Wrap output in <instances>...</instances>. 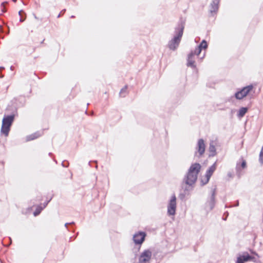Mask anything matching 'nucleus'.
<instances>
[{
    "label": "nucleus",
    "mask_w": 263,
    "mask_h": 263,
    "mask_svg": "<svg viewBox=\"0 0 263 263\" xmlns=\"http://www.w3.org/2000/svg\"><path fill=\"white\" fill-rule=\"evenodd\" d=\"M200 168V165L197 163L193 164L190 166L183 180V183L186 185L184 187L185 191H190L192 190L193 186L197 179Z\"/></svg>",
    "instance_id": "obj_1"
},
{
    "label": "nucleus",
    "mask_w": 263,
    "mask_h": 263,
    "mask_svg": "<svg viewBox=\"0 0 263 263\" xmlns=\"http://www.w3.org/2000/svg\"><path fill=\"white\" fill-rule=\"evenodd\" d=\"M183 29L184 27L182 26H179L175 29L174 37L168 44V48L171 50H175L178 47L183 35Z\"/></svg>",
    "instance_id": "obj_2"
},
{
    "label": "nucleus",
    "mask_w": 263,
    "mask_h": 263,
    "mask_svg": "<svg viewBox=\"0 0 263 263\" xmlns=\"http://www.w3.org/2000/svg\"><path fill=\"white\" fill-rule=\"evenodd\" d=\"M14 120V116L10 115L5 116L2 121V125L1 129L2 134L4 135L6 137L9 135L10 130V127Z\"/></svg>",
    "instance_id": "obj_3"
},
{
    "label": "nucleus",
    "mask_w": 263,
    "mask_h": 263,
    "mask_svg": "<svg viewBox=\"0 0 263 263\" xmlns=\"http://www.w3.org/2000/svg\"><path fill=\"white\" fill-rule=\"evenodd\" d=\"M177 207L176 197L175 195L171 196L167 204V212L170 216H174L176 214Z\"/></svg>",
    "instance_id": "obj_4"
},
{
    "label": "nucleus",
    "mask_w": 263,
    "mask_h": 263,
    "mask_svg": "<svg viewBox=\"0 0 263 263\" xmlns=\"http://www.w3.org/2000/svg\"><path fill=\"white\" fill-rule=\"evenodd\" d=\"M152 256V251L150 249L143 250L138 258V263H149Z\"/></svg>",
    "instance_id": "obj_5"
},
{
    "label": "nucleus",
    "mask_w": 263,
    "mask_h": 263,
    "mask_svg": "<svg viewBox=\"0 0 263 263\" xmlns=\"http://www.w3.org/2000/svg\"><path fill=\"white\" fill-rule=\"evenodd\" d=\"M252 85H248L242 88L239 91L236 92L235 94V98L238 100H241L246 97L253 89Z\"/></svg>",
    "instance_id": "obj_6"
},
{
    "label": "nucleus",
    "mask_w": 263,
    "mask_h": 263,
    "mask_svg": "<svg viewBox=\"0 0 263 263\" xmlns=\"http://www.w3.org/2000/svg\"><path fill=\"white\" fill-rule=\"evenodd\" d=\"M215 204V191H213L211 197L208 199L205 204L204 209L206 212L212 211Z\"/></svg>",
    "instance_id": "obj_7"
},
{
    "label": "nucleus",
    "mask_w": 263,
    "mask_h": 263,
    "mask_svg": "<svg viewBox=\"0 0 263 263\" xmlns=\"http://www.w3.org/2000/svg\"><path fill=\"white\" fill-rule=\"evenodd\" d=\"M146 234L144 232L136 233L133 237V240L136 245L141 246L145 240Z\"/></svg>",
    "instance_id": "obj_8"
},
{
    "label": "nucleus",
    "mask_w": 263,
    "mask_h": 263,
    "mask_svg": "<svg viewBox=\"0 0 263 263\" xmlns=\"http://www.w3.org/2000/svg\"><path fill=\"white\" fill-rule=\"evenodd\" d=\"M247 167V163L245 159L241 158L236 163V172L237 175L240 177L242 175V171Z\"/></svg>",
    "instance_id": "obj_9"
},
{
    "label": "nucleus",
    "mask_w": 263,
    "mask_h": 263,
    "mask_svg": "<svg viewBox=\"0 0 263 263\" xmlns=\"http://www.w3.org/2000/svg\"><path fill=\"white\" fill-rule=\"evenodd\" d=\"M199 56V54H197V53H196L194 50L191 51L187 57V66L192 68H195V58L196 57Z\"/></svg>",
    "instance_id": "obj_10"
},
{
    "label": "nucleus",
    "mask_w": 263,
    "mask_h": 263,
    "mask_svg": "<svg viewBox=\"0 0 263 263\" xmlns=\"http://www.w3.org/2000/svg\"><path fill=\"white\" fill-rule=\"evenodd\" d=\"M216 162H215L206 171L205 180H204V179L201 180V182L203 184H205L209 182L211 176L212 175L213 172L216 170Z\"/></svg>",
    "instance_id": "obj_11"
},
{
    "label": "nucleus",
    "mask_w": 263,
    "mask_h": 263,
    "mask_svg": "<svg viewBox=\"0 0 263 263\" xmlns=\"http://www.w3.org/2000/svg\"><path fill=\"white\" fill-rule=\"evenodd\" d=\"M205 144L203 139H200L198 141L196 146V154H199V156L202 155L205 152Z\"/></svg>",
    "instance_id": "obj_12"
},
{
    "label": "nucleus",
    "mask_w": 263,
    "mask_h": 263,
    "mask_svg": "<svg viewBox=\"0 0 263 263\" xmlns=\"http://www.w3.org/2000/svg\"><path fill=\"white\" fill-rule=\"evenodd\" d=\"M253 258V257H252L247 253L243 254L237 257L236 263H244V262L252 260Z\"/></svg>",
    "instance_id": "obj_13"
},
{
    "label": "nucleus",
    "mask_w": 263,
    "mask_h": 263,
    "mask_svg": "<svg viewBox=\"0 0 263 263\" xmlns=\"http://www.w3.org/2000/svg\"><path fill=\"white\" fill-rule=\"evenodd\" d=\"M208 48V44L205 40H202L201 43L194 50L197 54H199L201 53L202 49L205 50Z\"/></svg>",
    "instance_id": "obj_14"
},
{
    "label": "nucleus",
    "mask_w": 263,
    "mask_h": 263,
    "mask_svg": "<svg viewBox=\"0 0 263 263\" xmlns=\"http://www.w3.org/2000/svg\"><path fill=\"white\" fill-rule=\"evenodd\" d=\"M219 2V0H213L210 9V12L212 14L216 13L218 10Z\"/></svg>",
    "instance_id": "obj_15"
},
{
    "label": "nucleus",
    "mask_w": 263,
    "mask_h": 263,
    "mask_svg": "<svg viewBox=\"0 0 263 263\" xmlns=\"http://www.w3.org/2000/svg\"><path fill=\"white\" fill-rule=\"evenodd\" d=\"M41 136V134L37 132L36 133H34L32 134H31L30 135H28L26 136V141H29L31 140H33L39 137H40Z\"/></svg>",
    "instance_id": "obj_16"
},
{
    "label": "nucleus",
    "mask_w": 263,
    "mask_h": 263,
    "mask_svg": "<svg viewBox=\"0 0 263 263\" xmlns=\"http://www.w3.org/2000/svg\"><path fill=\"white\" fill-rule=\"evenodd\" d=\"M209 151L211 153L210 156H214L216 155V148L213 141L211 142L210 143Z\"/></svg>",
    "instance_id": "obj_17"
},
{
    "label": "nucleus",
    "mask_w": 263,
    "mask_h": 263,
    "mask_svg": "<svg viewBox=\"0 0 263 263\" xmlns=\"http://www.w3.org/2000/svg\"><path fill=\"white\" fill-rule=\"evenodd\" d=\"M47 204V203L44 204V206L43 207L41 206H37L35 211L33 213L34 216H37L41 212L42 210L46 207Z\"/></svg>",
    "instance_id": "obj_18"
},
{
    "label": "nucleus",
    "mask_w": 263,
    "mask_h": 263,
    "mask_svg": "<svg viewBox=\"0 0 263 263\" xmlns=\"http://www.w3.org/2000/svg\"><path fill=\"white\" fill-rule=\"evenodd\" d=\"M248 111L247 107H241L238 111V116L239 117H242Z\"/></svg>",
    "instance_id": "obj_19"
},
{
    "label": "nucleus",
    "mask_w": 263,
    "mask_h": 263,
    "mask_svg": "<svg viewBox=\"0 0 263 263\" xmlns=\"http://www.w3.org/2000/svg\"><path fill=\"white\" fill-rule=\"evenodd\" d=\"M127 86H125L120 91V96L121 97H124L127 94Z\"/></svg>",
    "instance_id": "obj_20"
},
{
    "label": "nucleus",
    "mask_w": 263,
    "mask_h": 263,
    "mask_svg": "<svg viewBox=\"0 0 263 263\" xmlns=\"http://www.w3.org/2000/svg\"><path fill=\"white\" fill-rule=\"evenodd\" d=\"M259 161L260 163H263V146L261 149L259 155Z\"/></svg>",
    "instance_id": "obj_21"
},
{
    "label": "nucleus",
    "mask_w": 263,
    "mask_h": 263,
    "mask_svg": "<svg viewBox=\"0 0 263 263\" xmlns=\"http://www.w3.org/2000/svg\"><path fill=\"white\" fill-rule=\"evenodd\" d=\"M23 12V11L22 10H20L18 12V14L19 15H20L21 16V18L20 19V21L21 22H23L24 21V20H25V18H23L22 17V13Z\"/></svg>",
    "instance_id": "obj_22"
},
{
    "label": "nucleus",
    "mask_w": 263,
    "mask_h": 263,
    "mask_svg": "<svg viewBox=\"0 0 263 263\" xmlns=\"http://www.w3.org/2000/svg\"><path fill=\"white\" fill-rule=\"evenodd\" d=\"M227 176H228V177L229 178H232L233 177V176H234V175H233V173H231V172H229V173H228V174H227Z\"/></svg>",
    "instance_id": "obj_23"
},
{
    "label": "nucleus",
    "mask_w": 263,
    "mask_h": 263,
    "mask_svg": "<svg viewBox=\"0 0 263 263\" xmlns=\"http://www.w3.org/2000/svg\"><path fill=\"white\" fill-rule=\"evenodd\" d=\"M205 56V52L203 53V55L201 57H199V60L201 61V60L204 58Z\"/></svg>",
    "instance_id": "obj_24"
},
{
    "label": "nucleus",
    "mask_w": 263,
    "mask_h": 263,
    "mask_svg": "<svg viewBox=\"0 0 263 263\" xmlns=\"http://www.w3.org/2000/svg\"><path fill=\"white\" fill-rule=\"evenodd\" d=\"M239 205V201L237 200L236 204L234 205V206H238Z\"/></svg>",
    "instance_id": "obj_25"
},
{
    "label": "nucleus",
    "mask_w": 263,
    "mask_h": 263,
    "mask_svg": "<svg viewBox=\"0 0 263 263\" xmlns=\"http://www.w3.org/2000/svg\"><path fill=\"white\" fill-rule=\"evenodd\" d=\"M5 4H7V2L3 3L2 4V7H4V6H5Z\"/></svg>",
    "instance_id": "obj_26"
},
{
    "label": "nucleus",
    "mask_w": 263,
    "mask_h": 263,
    "mask_svg": "<svg viewBox=\"0 0 263 263\" xmlns=\"http://www.w3.org/2000/svg\"><path fill=\"white\" fill-rule=\"evenodd\" d=\"M2 11L3 12H6V9L4 8H3L2 9Z\"/></svg>",
    "instance_id": "obj_27"
},
{
    "label": "nucleus",
    "mask_w": 263,
    "mask_h": 263,
    "mask_svg": "<svg viewBox=\"0 0 263 263\" xmlns=\"http://www.w3.org/2000/svg\"><path fill=\"white\" fill-rule=\"evenodd\" d=\"M68 224H69V223H65V227H67V225H68Z\"/></svg>",
    "instance_id": "obj_28"
},
{
    "label": "nucleus",
    "mask_w": 263,
    "mask_h": 263,
    "mask_svg": "<svg viewBox=\"0 0 263 263\" xmlns=\"http://www.w3.org/2000/svg\"><path fill=\"white\" fill-rule=\"evenodd\" d=\"M0 69H4V67H0Z\"/></svg>",
    "instance_id": "obj_29"
},
{
    "label": "nucleus",
    "mask_w": 263,
    "mask_h": 263,
    "mask_svg": "<svg viewBox=\"0 0 263 263\" xmlns=\"http://www.w3.org/2000/svg\"><path fill=\"white\" fill-rule=\"evenodd\" d=\"M62 11L63 12H64L65 11V9H64Z\"/></svg>",
    "instance_id": "obj_30"
},
{
    "label": "nucleus",
    "mask_w": 263,
    "mask_h": 263,
    "mask_svg": "<svg viewBox=\"0 0 263 263\" xmlns=\"http://www.w3.org/2000/svg\"><path fill=\"white\" fill-rule=\"evenodd\" d=\"M62 11L63 12H64L65 11V9H64Z\"/></svg>",
    "instance_id": "obj_31"
},
{
    "label": "nucleus",
    "mask_w": 263,
    "mask_h": 263,
    "mask_svg": "<svg viewBox=\"0 0 263 263\" xmlns=\"http://www.w3.org/2000/svg\"><path fill=\"white\" fill-rule=\"evenodd\" d=\"M95 167H96V168H97L98 167V165H95Z\"/></svg>",
    "instance_id": "obj_32"
}]
</instances>
